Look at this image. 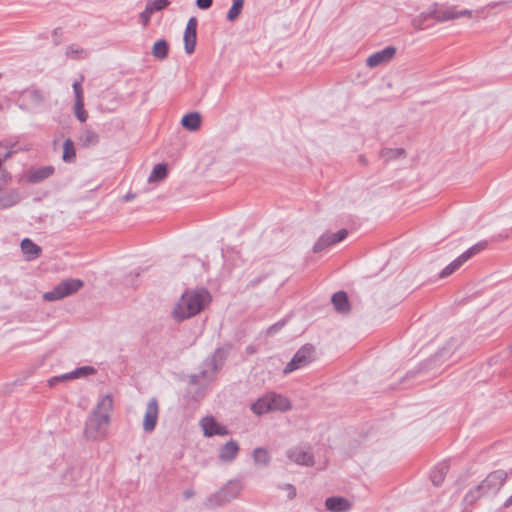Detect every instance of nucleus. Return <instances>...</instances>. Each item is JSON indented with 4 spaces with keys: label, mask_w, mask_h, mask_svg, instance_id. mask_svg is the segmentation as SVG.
I'll return each mask as SVG.
<instances>
[{
    "label": "nucleus",
    "mask_w": 512,
    "mask_h": 512,
    "mask_svg": "<svg viewBox=\"0 0 512 512\" xmlns=\"http://www.w3.org/2000/svg\"><path fill=\"white\" fill-rule=\"evenodd\" d=\"M113 410V398L107 394L99 399L85 422L84 435L89 440H102L106 437Z\"/></svg>",
    "instance_id": "nucleus-1"
},
{
    "label": "nucleus",
    "mask_w": 512,
    "mask_h": 512,
    "mask_svg": "<svg viewBox=\"0 0 512 512\" xmlns=\"http://www.w3.org/2000/svg\"><path fill=\"white\" fill-rule=\"evenodd\" d=\"M210 301L211 295L204 288L186 290L173 308V318L178 322L189 319L199 314Z\"/></svg>",
    "instance_id": "nucleus-2"
},
{
    "label": "nucleus",
    "mask_w": 512,
    "mask_h": 512,
    "mask_svg": "<svg viewBox=\"0 0 512 512\" xmlns=\"http://www.w3.org/2000/svg\"><path fill=\"white\" fill-rule=\"evenodd\" d=\"M17 94V105L24 112L39 113L49 107V93L35 85H31Z\"/></svg>",
    "instance_id": "nucleus-3"
},
{
    "label": "nucleus",
    "mask_w": 512,
    "mask_h": 512,
    "mask_svg": "<svg viewBox=\"0 0 512 512\" xmlns=\"http://www.w3.org/2000/svg\"><path fill=\"white\" fill-rule=\"evenodd\" d=\"M221 356L220 350H217L211 357L205 359L200 367L199 373L192 374L189 376L191 384H208L216 376L218 370L221 367Z\"/></svg>",
    "instance_id": "nucleus-4"
},
{
    "label": "nucleus",
    "mask_w": 512,
    "mask_h": 512,
    "mask_svg": "<svg viewBox=\"0 0 512 512\" xmlns=\"http://www.w3.org/2000/svg\"><path fill=\"white\" fill-rule=\"evenodd\" d=\"M242 490V484L239 480L229 481L223 488L215 494L208 497L206 506L214 508L235 499Z\"/></svg>",
    "instance_id": "nucleus-5"
},
{
    "label": "nucleus",
    "mask_w": 512,
    "mask_h": 512,
    "mask_svg": "<svg viewBox=\"0 0 512 512\" xmlns=\"http://www.w3.org/2000/svg\"><path fill=\"white\" fill-rule=\"evenodd\" d=\"M84 283L80 279H66L57 284L51 291L45 292L43 299L46 301H57L75 294L83 287Z\"/></svg>",
    "instance_id": "nucleus-6"
},
{
    "label": "nucleus",
    "mask_w": 512,
    "mask_h": 512,
    "mask_svg": "<svg viewBox=\"0 0 512 512\" xmlns=\"http://www.w3.org/2000/svg\"><path fill=\"white\" fill-rule=\"evenodd\" d=\"M471 14V10L464 9L458 11L455 7H447L435 3L428 9L427 15H431V19H434L436 22H446L464 16H471Z\"/></svg>",
    "instance_id": "nucleus-7"
},
{
    "label": "nucleus",
    "mask_w": 512,
    "mask_h": 512,
    "mask_svg": "<svg viewBox=\"0 0 512 512\" xmlns=\"http://www.w3.org/2000/svg\"><path fill=\"white\" fill-rule=\"evenodd\" d=\"M314 347L311 344H305L300 347L294 354L292 359L286 364L283 369L284 374L292 373L295 370L306 367L313 358Z\"/></svg>",
    "instance_id": "nucleus-8"
},
{
    "label": "nucleus",
    "mask_w": 512,
    "mask_h": 512,
    "mask_svg": "<svg viewBox=\"0 0 512 512\" xmlns=\"http://www.w3.org/2000/svg\"><path fill=\"white\" fill-rule=\"evenodd\" d=\"M507 478V472L502 469H498L490 472L478 485L485 495H496L505 484Z\"/></svg>",
    "instance_id": "nucleus-9"
},
{
    "label": "nucleus",
    "mask_w": 512,
    "mask_h": 512,
    "mask_svg": "<svg viewBox=\"0 0 512 512\" xmlns=\"http://www.w3.org/2000/svg\"><path fill=\"white\" fill-rule=\"evenodd\" d=\"M348 236V230L343 228L336 233H323L313 246L314 253H320L325 249L343 241Z\"/></svg>",
    "instance_id": "nucleus-10"
},
{
    "label": "nucleus",
    "mask_w": 512,
    "mask_h": 512,
    "mask_svg": "<svg viewBox=\"0 0 512 512\" xmlns=\"http://www.w3.org/2000/svg\"><path fill=\"white\" fill-rule=\"evenodd\" d=\"M159 417V405L158 400L153 397L147 405L143 419V430L146 433H151L155 430Z\"/></svg>",
    "instance_id": "nucleus-11"
},
{
    "label": "nucleus",
    "mask_w": 512,
    "mask_h": 512,
    "mask_svg": "<svg viewBox=\"0 0 512 512\" xmlns=\"http://www.w3.org/2000/svg\"><path fill=\"white\" fill-rule=\"evenodd\" d=\"M55 169L52 165L42 166L35 169H30L26 171L19 181H26L30 184H38L49 177H51L54 173Z\"/></svg>",
    "instance_id": "nucleus-12"
},
{
    "label": "nucleus",
    "mask_w": 512,
    "mask_h": 512,
    "mask_svg": "<svg viewBox=\"0 0 512 512\" xmlns=\"http://www.w3.org/2000/svg\"><path fill=\"white\" fill-rule=\"evenodd\" d=\"M395 53V47L387 46L384 49L370 55L366 60V65L370 68H374L384 63H387L394 57Z\"/></svg>",
    "instance_id": "nucleus-13"
},
{
    "label": "nucleus",
    "mask_w": 512,
    "mask_h": 512,
    "mask_svg": "<svg viewBox=\"0 0 512 512\" xmlns=\"http://www.w3.org/2000/svg\"><path fill=\"white\" fill-rule=\"evenodd\" d=\"M200 425L203 429V434L206 437H212L215 435L224 436L228 434L227 428L219 425L212 416L203 417L200 421Z\"/></svg>",
    "instance_id": "nucleus-14"
},
{
    "label": "nucleus",
    "mask_w": 512,
    "mask_h": 512,
    "mask_svg": "<svg viewBox=\"0 0 512 512\" xmlns=\"http://www.w3.org/2000/svg\"><path fill=\"white\" fill-rule=\"evenodd\" d=\"M21 200L20 191L17 188L0 190V210H5L17 205Z\"/></svg>",
    "instance_id": "nucleus-15"
},
{
    "label": "nucleus",
    "mask_w": 512,
    "mask_h": 512,
    "mask_svg": "<svg viewBox=\"0 0 512 512\" xmlns=\"http://www.w3.org/2000/svg\"><path fill=\"white\" fill-rule=\"evenodd\" d=\"M325 507L330 512H347L351 509V502L341 496L328 497L325 500Z\"/></svg>",
    "instance_id": "nucleus-16"
},
{
    "label": "nucleus",
    "mask_w": 512,
    "mask_h": 512,
    "mask_svg": "<svg viewBox=\"0 0 512 512\" xmlns=\"http://www.w3.org/2000/svg\"><path fill=\"white\" fill-rule=\"evenodd\" d=\"M266 395L271 411L285 412L291 409V402L287 397L274 392L268 393Z\"/></svg>",
    "instance_id": "nucleus-17"
},
{
    "label": "nucleus",
    "mask_w": 512,
    "mask_h": 512,
    "mask_svg": "<svg viewBox=\"0 0 512 512\" xmlns=\"http://www.w3.org/2000/svg\"><path fill=\"white\" fill-rule=\"evenodd\" d=\"M287 457L300 465L310 466L314 463L312 454L301 447H294L288 450Z\"/></svg>",
    "instance_id": "nucleus-18"
},
{
    "label": "nucleus",
    "mask_w": 512,
    "mask_h": 512,
    "mask_svg": "<svg viewBox=\"0 0 512 512\" xmlns=\"http://www.w3.org/2000/svg\"><path fill=\"white\" fill-rule=\"evenodd\" d=\"M21 251L28 261L35 260L41 255L42 249L35 244L30 238H24L20 244Z\"/></svg>",
    "instance_id": "nucleus-19"
},
{
    "label": "nucleus",
    "mask_w": 512,
    "mask_h": 512,
    "mask_svg": "<svg viewBox=\"0 0 512 512\" xmlns=\"http://www.w3.org/2000/svg\"><path fill=\"white\" fill-rule=\"evenodd\" d=\"M15 146V144L11 146L0 144V180H4V186L11 179V176L8 172L2 169V163L4 160L8 159L12 154L16 153L17 150L15 149Z\"/></svg>",
    "instance_id": "nucleus-20"
},
{
    "label": "nucleus",
    "mask_w": 512,
    "mask_h": 512,
    "mask_svg": "<svg viewBox=\"0 0 512 512\" xmlns=\"http://www.w3.org/2000/svg\"><path fill=\"white\" fill-rule=\"evenodd\" d=\"M332 304L335 310L339 313H348L351 309L347 293L344 291H338L332 295Z\"/></svg>",
    "instance_id": "nucleus-21"
},
{
    "label": "nucleus",
    "mask_w": 512,
    "mask_h": 512,
    "mask_svg": "<svg viewBox=\"0 0 512 512\" xmlns=\"http://www.w3.org/2000/svg\"><path fill=\"white\" fill-rule=\"evenodd\" d=\"M448 470L449 463L447 461H442L435 465L430 472V479L433 485L440 486L444 482Z\"/></svg>",
    "instance_id": "nucleus-22"
},
{
    "label": "nucleus",
    "mask_w": 512,
    "mask_h": 512,
    "mask_svg": "<svg viewBox=\"0 0 512 512\" xmlns=\"http://www.w3.org/2000/svg\"><path fill=\"white\" fill-rule=\"evenodd\" d=\"M238 452V443L234 440H230L221 447L219 452V458L224 462H230L236 458Z\"/></svg>",
    "instance_id": "nucleus-23"
},
{
    "label": "nucleus",
    "mask_w": 512,
    "mask_h": 512,
    "mask_svg": "<svg viewBox=\"0 0 512 512\" xmlns=\"http://www.w3.org/2000/svg\"><path fill=\"white\" fill-rule=\"evenodd\" d=\"M99 140V134L88 127L84 128L79 136L80 145L84 148L97 145Z\"/></svg>",
    "instance_id": "nucleus-24"
},
{
    "label": "nucleus",
    "mask_w": 512,
    "mask_h": 512,
    "mask_svg": "<svg viewBox=\"0 0 512 512\" xmlns=\"http://www.w3.org/2000/svg\"><path fill=\"white\" fill-rule=\"evenodd\" d=\"M181 125L189 131H196L201 125V115L198 112H191L184 115Z\"/></svg>",
    "instance_id": "nucleus-25"
},
{
    "label": "nucleus",
    "mask_w": 512,
    "mask_h": 512,
    "mask_svg": "<svg viewBox=\"0 0 512 512\" xmlns=\"http://www.w3.org/2000/svg\"><path fill=\"white\" fill-rule=\"evenodd\" d=\"M486 496L485 493L479 488V485L471 488L463 498L464 509L471 508L480 498Z\"/></svg>",
    "instance_id": "nucleus-26"
},
{
    "label": "nucleus",
    "mask_w": 512,
    "mask_h": 512,
    "mask_svg": "<svg viewBox=\"0 0 512 512\" xmlns=\"http://www.w3.org/2000/svg\"><path fill=\"white\" fill-rule=\"evenodd\" d=\"M153 56L158 60H164L169 54V44L166 40H157L152 48Z\"/></svg>",
    "instance_id": "nucleus-27"
},
{
    "label": "nucleus",
    "mask_w": 512,
    "mask_h": 512,
    "mask_svg": "<svg viewBox=\"0 0 512 512\" xmlns=\"http://www.w3.org/2000/svg\"><path fill=\"white\" fill-rule=\"evenodd\" d=\"M167 174H168L167 164L158 163L154 166L152 172L150 173V175L148 177V182L153 183L156 181L163 180L167 177Z\"/></svg>",
    "instance_id": "nucleus-28"
},
{
    "label": "nucleus",
    "mask_w": 512,
    "mask_h": 512,
    "mask_svg": "<svg viewBox=\"0 0 512 512\" xmlns=\"http://www.w3.org/2000/svg\"><path fill=\"white\" fill-rule=\"evenodd\" d=\"M251 411L256 415H263L270 412V406L267 399V395L259 398L257 401L251 404Z\"/></svg>",
    "instance_id": "nucleus-29"
},
{
    "label": "nucleus",
    "mask_w": 512,
    "mask_h": 512,
    "mask_svg": "<svg viewBox=\"0 0 512 512\" xmlns=\"http://www.w3.org/2000/svg\"><path fill=\"white\" fill-rule=\"evenodd\" d=\"M76 157V151L74 147V142L67 138L63 143V155L62 159L64 162L70 163L75 160Z\"/></svg>",
    "instance_id": "nucleus-30"
},
{
    "label": "nucleus",
    "mask_w": 512,
    "mask_h": 512,
    "mask_svg": "<svg viewBox=\"0 0 512 512\" xmlns=\"http://www.w3.org/2000/svg\"><path fill=\"white\" fill-rule=\"evenodd\" d=\"M465 261L461 259L460 255L454 259L451 263H449L446 267H444L439 273L440 278H446L457 271Z\"/></svg>",
    "instance_id": "nucleus-31"
},
{
    "label": "nucleus",
    "mask_w": 512,
    "mask_h": 512,
    "mask_svg": "<svg viewBox=\"0 0 512 512\" xmlns=\"http://www.w3.org/2000/svg\"><path fill=\"white\" fill-rule=\"evenodd\" d=\"M253 460L257 464L267 465L269 464L271 457L269 452L262 447H257L253 450Z\"/></svg>",
    "instance_id": "nucleus-32"
},
{
    "label": "nucleus",
    "mask_w": 512,
    "mask_h": 512,
    "mask_svg": "<svg viewBox=\"0 0 512 512\" xmlns=\"http://www.w3.org/2000/svg\"><path fill=\"white\" fill-rule=\"evenodd\" d=\"M427 14H428V10L420 13L419 15H417L416 17L413 18L412 26L416 30H424L430 26V24L428 23V20L431 19V15H427Z\"/></svg>",
    "instance_id": "nucleus-33"
},
{
    "label": "nucleus",
    "mask_w": 512,
    "mask_h": 512,
    "mask_svg": "<svg viewBox=\"0 0 512 512\" xmlns=\"http://www.w3.org/2000/svg\"><path fill=\"white\" fill-rule=\"evenodd\" d=\"M487 246V242L486 241H480L474 245H472L470 248H468L466 251H464L460 257L461 259H463L465 262L468 261L471 257H473L474 255L478 254L479 252H481L482 250H484Z\"/></svg>",
    "instance_id": "nucleus-34"
},
{
    "label": "nucleus",
    "mask_w": 512,
    "mask_h": 512,
    "mask_svg": "<svg viewBox=\"0 0 512 512\" xmlns=\"http://www.w3.org/2000/svg\"><path fill=\"white\" fill-rule=\"evenodd\" d=\"M244 0H233L232 6L227 13V20L233 22L236 20L242 12Z\"/></svg>",
    "instance_id": "nucleus-35"
},
{
    "label": "nucleus",
    "mask_w": 512,
    "mask_h": 512,
    "mask_svg": "<svg viewBox=\"0 0 512 512\" xmlns=\"http://www.w3.org/2000/svg\"><path fill=\"white\" fill-rule=\"evenodd\" d=\"M66 56L72 59H84L88 56V52L78 45H70L66 49Z\"/></svg>",
    "instance_id": "nucleus-36"
},
{
    "label": "nucleus",
    "mask_w": 512,
    "mask_h": 512,
    "mask_svg": "<svg viewBox=\"0 0 512 512\" xmlns=\"http://www.w3.org/2000/svg\"><path fill=\"white\" fill-rule=\"evenodd\" d=\"M404 153H405V150L403 148H395V149L385 148V149L381 150L380 156H381V158L385 159L386 161H389V160L397 159V158L401 157L402 155H404Z\"/></svg>",
    "instance_id": "nucleus-37"
},
{
    "label": "nucleus",
    "mask_w": 512,
    "mask_h": 512,
    "mask_svg": "<svg viewBox=\"0 0 512 512\" xmlns=\"http://www.w3.org/2000/svg\"><path fill=\"white\" fill-rule=\"evenodd\" d=\"M74 114L80 122H85L87 120L88 113L84 109V100L75 101Z\"/></svg>",
    "instance_id": "nucleus-38"
},
{
    "label": "nucleus",
    "mask_w": 512,
    "mask_h": 512,
    "mask_svg": "<svg viewBox=\"0 0 512 512\" xmlns=\"http://www.w3.org/2000/svg\"><path fill=\"white\" fill-rule=\"evenodd\" d=\"M184 49L187 54H192L195 50L197 35H184Z\"/></svg>",
    "instance_id": "nucleus-39"
},
{
    "label": "nucleus",
    "mask_w": 512,
    "mask_h": 512,
    "mask_svg": "<svg viewBox=\"0 0 512 512\" xmlns=\"http://www.w3.org/2000/svg\"><path fill=\"white\" fill-rule=\"evenodd\" d=\"M96 372L92 366H82L72 371V375L76 378L86 377Z\"/></svg>",
    "instance_id": "nucleus-40"
},
{
    "label": "nucleus",
    "mask_w": 512,
    "mask_h": 512,
    "mask_svg": "<svg viewBox=\"0 0 512 512\" xmlns=\"http://www.w3.org/2000/svg\"><path fill=\"white\" fill-rule=\"evenodd\" d=\"M169 4V0H149L147 2V5L150 6L154 13L165 9Z\"/></svg>",
    "instance_id": "nucleus-41"
},
{
    "label": "nucleus",
    "mask_w": 512,
    "mask_h": 512,
    "mask_svg": "<svg viewBox=\"0 0 512 512\" xmlns=\"http://www.w3.org/2000/svg\"><path fill=\"white\" fill-rule=\"evenodd\" d=\"M287 323V319L286 318H283L281 320H279L278 322L272 324L271 326H269L267 328V335L269 336H273L275 335L277 332H279Z\"/></svg>",
    "instance_id": "nucleus-42"
},
{
    "label": "nucleus",
    "mask_w": 512,
    "mask_h": 512,
    "mask_svg": "<svg viewBox=\"0 0 512 512\" xmlns=\"http://www.w3.org/2000/svg\"><path fill=\"white\" fill-rule=\"evenodd\" d=\"M197 25V19L195 17H191L186 24L184 35H197Z\"/></svg>",
    "instance_id": "nucleus-43"
},
{
    "label": "nucleus",
    "mask_w": 512,
    "mask_h": 512,
    "mask_svg": "<svg viewBox=\"0 0 512 512\" xmlns=\"http://www.w3.org/2000/svg\"><path fill=\"white\" fill-rule=\"evenodd\" d=\"M72 88H73L74 95H75V101L84 100V94H83L81 81H74V83L72 84Z\"/></svg>",
    "instance_id": "nucleus-44"
},
{
    "label": "nucleus",
    "mask_w": 512,
    "mask_h": 512,
    "mask_svg": "<svg viewBox=\"0 0 512 512\" xmlns=\"http://www.w3.org/2000/svg\"><path fill=\"white\" fill-rule=\"evenodd\" d=\"M153 11L152 9L150 8V6H148L146 4L145 6V9L140 13L139 17H140V20L142 21V23L144 25H147L149 22H150V19H151V16L153 15Z\"/></svg>",
    "instance_id": "nucleus-45"
},
{
    "label": "nucleus",
    "mask_w": 512,
    "mask_h": 512,
    "mask_svg": "<svg viewBox=\"0 0 512 512\" xmlns=\"http://www.w3.org/2000/svg\"><path fill=\"white\" fill-rule=\"evenodd\" d=\"M280 488L288 491V499L292 500L296 497V489L292 484H284Z\"/></svg>",
    "instance_id": "nucleus-46"
},
{
    "label": "nucleus",
    "mask_w": 512,
    "mask_h": 512,
    "mask_svg": "<svg viewBox=\"0 0 512 512\" xmlns=\"http://www.w3.org/2000/svg\"><path fill=\"white\" fill-rule=\"evenodd\" d=\"M213 4V0H196V5L199 9H209Z\"/></svg>",
    "instance_id": "nucleus-47"
},
{
    "label": "nucleus",
    "mask_w": 512,
    "mask_h": 512,
    "mask_svg": "<svg viewBox=\"0 0 512 512\" xmlns=\"http://www.w3.org/2000/svg\"><path fill=\"white\" fill-rule=\"evenodd\" d=\"M58 378H59L60 382L75 379V377L72 375V371L62 374V375H59Z\"/></svg>",
    "instance_id": "nucleus-48"
},
{
    "label": "nucleus",
    "mask_w": 512,
    "mask_h": 512,
    "mask_svg": "<svg viewBox=\"0 0 512 512\" xmlns=\"http://www.w3.org/2000/svg\"><path fill=\"white\" fill-rule=\"evenodd\" d=\"M59 382H60V380H59L58 376H54V377H51V378L48 380V385H49L50 387H52V386L56 385V384H57V383H59Z\"/></svg>",
    "instance_id": "nucleus-49"
},
{
    "label": "nucleus",
    "mask_w": 512,
    "mask_h": 512,
    "mask_svg": "<svg viewBox=\"0 0 512 512\" xmlns=\"http://www.w3.org/2000/svg\"><path fill=\"white\" fill-rule=\"evenodd\" d=\"M193 495H194V491L191 490V489H187L183 493V497H184L185 500L190 499Z\"/></svg>",
    "instance_id": "nucleus-50"
},
{
    "label": "nucleus",
    "mask_w": 512,
    "mask_h": 512,
    "mask_svg": "<svg viewBox=\"0 0 512 512\" xmlns=\"http://www.w3.org/2000/svg\"><path fill=\"white\" fill-rule=\"evenodd\" d=\"M510 506H512V495L502 505L503 508H509Z\"/></svg>",
    "instance_id": "nucleus-51"
},
{
    "label": "nucleus",
    "mask_w": 512,
    "mask_h": 512,
    "mask_svg": "<svg viewBox=\"0 0 512 512\" xmlns=\"http://www.w3.org/2000/svg\"><path fill=\"white\" fill-rule=\"evenodd\" d=\"M359 161L362 163V164H366V159L364 156H359Z\"/></svg>",
    "instance_id": "nucleus-52"
},
{
    "label": "nucleus",
    "mask_w": 512,
    "mask_h": 512,
    "mask_svg": "<svg viewBox=\"0 0 512 512\" xmlns=\"http://www.w3.org/2000/svg\"><path fill=\"white\" fill-rule=\"evenodd\" d=\"M133 198H134V195H133V194H130V193H128V194L125 196V199H126V200H131V199H133Z\"/></svg>",
    "instance_id": "nucleus-53"
},
{
    "label": "nucleus",
    "mask_w": 512,
    "mask_h": 512,
    "mask_svg": "<svg viewBox=\"0 0 512 512\" xmlns=\"http://www.w3.org/2000/svg\"><path fill=\"white\" fill-rule=\"evenodd\" d=\"M3 181H4V180H0V190H1L2 188H4Z\"/></svg>",
    "instance_id": "nucleus-54"
}]
</instances>
